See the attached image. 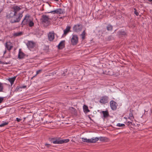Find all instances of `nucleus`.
Wrapping results in <instances>:
<instances>
[{
    "instance_id": "obj_27",
    "label": "nucleus",
    "mask_w": 152,
    "mask_h": 152,
    "mask_svg": "<svg viewBox=\"0 0 152 152\" xmlns=\"http://www.w3.org/2000/svg\"><path fill=\"white\" fill-rule=\"evenodd\" d=\"M86 35V32L84 30L80 34V36L82 37V38L83 39H85Z\"/></svg>"
},
{
    "instance_id": "obj_5",
    "label": "nucleus",
    "mask_w": 152,
    "mask_h": 152,
    "mask_svg": "<svg viewBox=\"0 0 152 152\" xmlns=\"http://www.w3.org/2000/svg\"><path fill=\"white\" fill-rule=\"evenodd\" d=\"M83 28L82 24L78 23L74 25L73 27V30L74 32H78L81 31Z\"/></svg>"
},
{
    "instance_id": "obj_37",
    "label": "nucleus",
    "mask_w": 152,
    "mask_h": 152,
    "mask_svg": "<svg viewBox=\"0 0 152 152\" xmlns=\"http://www.w3.org/2000/svg\"><path fill=\"white\" fill-rule=\"evenodd\" d=\"M4 97H0V104L4 100Z\"/></svg>"
},
{
    "instance_id": "obj_10",
    "label": "nucleus",
    "mask_w": 152,
    "mask_h": 152,
    "mask_svg": "<svg viewBox=\"0 0 152 152\" xmlns=\"http://www.w3.org/2000/svg\"><path fill=\"white\" fill-rule=\"evenodd\" d=\"M109 97L107 96H104L101 98L99 102L102 104H105L108 102Z\"/></svg>"
},
{
    "instance_id": "obj_43",
    "label": "nucleus",
    "mask_w": 152,
    "mask_h": 152,
    "mask_svg": "<svg viewBox=\"0 0 152 152\" xmlns=\"http://www.w3.org/2000/svg\"><path fill=\"white\" fill-rule=\"evenodd\" d=\"M6 53V50H5L4 52V54H5Z\"/></svg>"
},
{
    "instance_id": "obj_12",
    "label": "nucleus",
    "mask_w": 152,
    "mask_h": 152,
    "mask_svg": "<svg viewBox=\"0 0 152 152\" xmlns=\"http://www.w3.org/2000/svg\"><path fill=\"white\" fill-rule=\"evenodd\" d=\"M26 45L28 48L32 49L34 48L35 45V43L32 41H28L26 43Z\"/></svg>"
},
{
    "instance_id": "obj_2",
    "label": "nucleus",
    "mask_w": 152,
    "mask_h": 152,
    "mask_svg": "<svg viewBox=\"0 0 152 152\" xmlns=\"http://www.w3.org/2000/svg\"><path fill=\"white\" fill-rule=\"evenodd\" d=\"M50 18L49 16L45 15H43L41 16L40 20L42 23L46 26L49 25L50 24Z\"/></svg>"
},
{
    "instance_id": "obj_30",
    "label": "nucleus",
    "mask_w": 152,
    "mask_h": 152,
    "mask_svg": "<svg viewBox=\"0 0 152 152\" xmlns=\"http://www.w3.org/2000/svg\"><path fill=\"white\" fill-rule=\"evenodd\" d=\"M3 89V84L0 82V92L2 91Z\"/></svg>"
},
{
    "instance_id": "obj_21",
    "label": "nucleus",
    "mask_w": 152,
    "mask_h": 152,
    "mask_svg": "<svg viewBox=\"0 0 152 152\" xmlns=\"http://www.w3.org/2000/svg\"><path fill=\"white\" fill-rule=\"evenodd\" d=\"M83 108L84 112L88 113L90 111V110H89L88 107L85 105H84Z\"/></svg>"
},
{
    "instance_id": "obj_18",
    "label": "nucleus",
    "mask_w": 152,
    "mask_h": 152,
    "mask_svg": "<svg viewBox=\"0 0 152 152\" xmlns=\"http://www.w3.org/2000/svg\"><path fill=\"white\" fill-rule=\"evenodd\" d=\"M16 77H13L10 78L8 79V80L10 83L11 85L12 86L14 83Z\"/></svg>"
},
{
    "instance_id": "obj_44",
    "label": "nucleus",
    "mask_w": 152,
    "mask_h": 152,
    "mask_svg": "<svg viewBox=\"0 0 152 152\" xmlns=\"http://www.w3.org/2000/svg\"><path fill=\"white\" fill-rule=\"evenodd\" d=\"M9 64V63H4H4H3V64Z\"/></svg>"
},
{
    "instance_id": "obj_20",
    "label": "nucleus",
    "mask_w": 152,
    "mask_h": 152,
    "mask_svg": "<svg viewBox=\"0 0 152 152\" xmlns=\"http://www.w3.org/2000/svg\"><path fill=\"white\" fill-rule=\"evenodd\" d=\"M102 113L103 115V116L104 118H107L109 116L108 112L107 111H102Z\"/></svg>"
},
{
    "instance_id": "obj_14",
    "label": "nucleus",
    "mask_w": 152,
    "mask_h": 152,
    "mask_svg": "<svg viewBox=\"0 0 152 152\" xmlns=\"http://www.w3.org/2000/svg\"><path fill=\"white\" fill-rule=\"evenodd\" d=\"M12 9L16 14V15H17L18 12L21 9V8L18 6H14L12 7Z\"/></svg>"
},
{
    "instance_id": "obj_34",
    "label": "nucleus",
    "mask_w": 152,
    "mask_h": 152,
    "mask_svg": "<svg viewBox=\"0 0 152 152\" xmlns=\"http://www.w3.org/2000/svg\"><path fill=\"white\" fill-rule=\"evenodd\" d=\"M134 117L133 116V114L132 113H130L129 114V118L130 119H133Z\"/></svg>"
},
{
    "instance_id": "obj_47",
    "label": "nucleus",
    "mask_w": 152,
    "mask_h": 152,
    "mask_svg": "<svg viewBox=\"0 0 152 152\" xmlns=\"http://www.w3.org/2000/svg\"><path fill=\"white\" fill-rule=\"evenodd\" d=\"M151 113H152V109L151 110Z\"/></svg>"
},
{
    "instance_id": "obj_38",
    "label": "nucleus",
    "mask_w": 152,
    "mask_h": 152,
    "mask_svg": "<svg viewBox=\"0 0 152 152\" xmlns=\"http://www.w3.org/2000/svg\"><path fill=\"white\" fill-rule=\"evenodd\" d=\"M45 145L47 147L49 148L51 146V145L50 144H48L47 143H46L45 144Z\"/></svg>"
},
{
    "instance_id": "obj_15",
    "label": "nucleus",
    "mask_w": 152,
    "mask_h": 152,
    "mask_svg": "<svg viewBox=\"0 0 152 152\" xmlns=\"http://www.w3.org/2000/svg\"><path fill=\"white\" fill-rule=\"evenodd\" d=\"M71 27L69 26H67L65 29L64 30V34L63 36H65L69 32H71L70 31Z\"/></svg>"
},
{
    "instance_id": "obj_46",
    "label": "nucleus",
    "mask_w": 152,
    "mask_h": 152,
    "mask_svg": "<svg viewBox=\"0 0 152 152\" xmlns=\"http://www.w3.org/2000/svg\"><path fill=\"white\" fill-rule=\"evenodd\" d=\"M89 118L90 120H91V118L90 117H89Z\"/></svg>"
},
{
    "instance_id": "obj_41",
    "label": "nucleus",
    "mask_w": 152,
    "mask_h": 152,
    "mask_svg": "<svg viewBox=\"0 0 152 152\" xmlns=\"http://www.w3.org/2000/svg\"><path fill=\"white\" fill-rule=\"evenodd\" d=\"M26 87V86H21V88H25Z\"/></svg>"
},
{
    "instance_id": "obj_3",
    "label": "nucleus",
    "mask_w": 152,
    "mask_h": 152,
    "mask_svg": "<svg viewBox=\"0 0 152 152\" xmlns=\"http://www.w3.org/2000/svg\"><path fill=\"white\" fill-rule=\"evenodd\" d=\"M51 141L53 143L55 144H62L64 143L68 142L69 140L68 139L64 140H60L59 138L55 139L54 138H52L51 140Z\"/></svg>"
},
{
    "instance_id": "obj_17",
    "label": "nucleus",
    "mask_w": 152,
    "mask_h": 152,
    "mask_svg": "<svg viewBox=\"0 0 152 152\" xmlns=\"http://www.w3.org/2000/svg\"><path fill=\"white\" fill-rule=\"evenodd\" d=\"M65 41H61L59 44L58 47L59 49H62L63 48L64 46Z\"/></svg>"
},
{
    "instance_id": "obj_7",
    "label": "nucleus",
    "mask_w": 152,
    "mask_h": 152,
    "mask_svg": "<svg viewBox=\"0 0 152 152\" xmlns=\"http://www.w3.org/2000/svg\"><path fill=\"white\" fill-rule=\"evenodd\" d=\"M117 34L120 38L126 37L127 36V33L122 30H121L117 32Z\"/></svg>"
},
{
    "instance_id": "obj_16",
    "label": "nucleus",
    "mask_w": 152,
    "mask_h": 152,
    "mask_svg": "<svg viewBox=\"0 0 152 152\" xmlns=\"http://www.w3.org/2000/svg\"><path fill=\"white\" fill-rule=\"evenodd\" d=\"M25 54L21 51V49H19L18 54V58L20 59H22L25 57Z\"/></svg>"
},
{
    "instance_id": "obj_4",
    "label": "nucleus",
    "mask_w": 152,
    "mask_h": 152,
    "mask_svg": "<svg viewBox=\"0 0 152 152\" xmlns=\"http://www.w3.org/2000/svg\"><path fill=\"white\" fill-rule=\"evenodd\" d=\"M82 139L83 142L88 143H95L99 140L97 137H96L94 138H91L90 139H87L86 138L83 137Z\"/></svg>"
},
{
    "instance_id": "obj_19",
    "label": "nucleus",
    "mask_w": 152,
    "mask_h": 152,
    "mask_svg": "<svg viewBox=\"0 0 152 152\" xmlns=\"http://www.w3.org/2000/svg\"><path fill=\"white\" fill-rule=\"evenodd\" d=\"M98 138L99 139V140L100 141L102 142L107 141L108 139V138L107 137H98Z\"/></svg>"
},
{
    "instance_id": "obj_13",
    "label": "nucleus",
    "mask_w": 152,
    "mask_h": 152,
    "mask_svg": "<svg viewBox=\"0 0 152 152\" xmlns=\"http://www.w3.org/2000/svg\"><path fill=\"white\" fill-rule=\"evenodd\" d=\"M48 40L50 41H52L55 38L54 33L53 32H50L48 34Z\"/></svg>"
},
{
    "instance_id": "obj_29",
    "label": "nucleus",
    "mask_w": 152,
    "mask_h": 152,
    "mask_svg": "<svg viewBox=\"0 0 152 152\" xmlns=\"http://www.w3.org/2000/svg\"><path fill=\"white\" fill-rule=\"evenodd\" d=\"M116 126L118 127H124L125 126V125L123 124L118 123L116 124Z\"/></svg>"
},
{
    "instance_id": "obj_40",
    "label": "nucleus",
    "mask_w": 152,
    "mask_h": 152,
    "mask_svg": "<svg viewBox=\"0 0 152 152\" xmlns=\"http://www.w3.org/2000/svg\"><path fill=\"white\" fill-rule=\"evenodd\" d=\"M130 124H132V122L129 121H128L126 122V124L128 125H129Z\"/></svg>"
},
{
    "instance_id": "obj_25",
    "label": "nucleus",
    "mask_w": 152,
    "mask_h": 152,
    "mask_svg": "<svg viewBox=\"0 0 152 152\" xmlns=\"http://www.w3.org/2000/svg\"><path fill=\"white\" fill-rule=\"evenodd\" d=\"M28 26L29 27H32L34 25V23L32 20H30L28 23Z\"/></svg>"
},
{
    "instance_id": "obj_45",
    "label": "nucleus",
    "mask_w": 152,
    "mask_h": 152,
    "mask_svg": "<svg viewBox=\"0 0 152 152\" xmlns=\"http://www.w3.org/2000/svg\"><path fill=\"white\" fill-rule=\"evenodd\" d=\"M54 1H58L59 0H54Z\"/></svg>"
},
{
    "instance_id": "obj_26",
    "label": "nucleus",
    "mask_w": 152,
    "mask_h": 152,
    "mask_svg": "<svg viewBox=\"0 0 152 152\" xmlns=\"http://www.w3.org/2000/svg\"><path fill=\"white\" fill-rule=\"evenodd\" d=\"M59 14H63L65 13L64 10L62 9H58Z\"/></svg>"
},
{
    "instance_id": "obj_42",
    "label": "nucleus",
    "mask_w": 152,
    "mask_h": 152,
    "mask_svg": "<svg viewBox=\"0 0 152 152\" xmlns=\"http://www.w3.org/2000/svg\"><path fill=\"white\" fill-rule=\"evenodd\" d=\"M56 14H59V12H58V9H56Z\"/></svg>"
},
{
    "instance_id": "obj_11",
    "label": "nucleus",
    "mask_w": 152,
    "mask_h": 152,
    "mask_svg": "<svg viewBox=\"0 0 152 152\" xmlns=\"http://www.w3.org/2000/svg\"><path fill=\"white\" fill-rule=\"evenodd\" d=\"M110 105L111 109L113 110H115L117 109V103L114 101L111 100L110 102Z\"/></svg>"
},
{
    "instance_id": "obj_9",
    "label": "nucleus",
    "mask_w": 152,
    "mask_h": 152,
    "mask_svg": "<svg viewBox=\"0 0 152 152\" xmlns=\"http://www.w3.org/2000/svg\"><path fill=\"white\" fill-rule=\"evenodd\" d=\"M4 45L5 48L9 51H10L13 47L12 43L10 41L6 42Z\"/></svg>"
},
{
    "instance_id": "obj_28",
    "label": "nucleus",
    "mask_w": 152,
    "mask_h": 152,
    "mask_svg": "<svg viewBox=\"0 0 152 152\" xmlns=\"http://www.w3.org/2000/svg\"><path fill=\"white\" fill-rule=\"evenodd\" d=\"M8 124V123L6 122H4L3 123L0 124V127H2L4 126H5L7 125Z\"/></svg>"
},
{
    "instance_id": "obj_1",
    "label": "nucleus",
    "mask_w": 152,
    "mask_h": 152,
    "mask_svg": "<svg viewBox=\"0 0 152 152\" xmlns=\"http://www.w3.org/2000/svg\"><path fill=\"white\" fill-rule=\"evenodd\" d=\"M18 14V15H16L12 10L10 11L9 15H7V17L8 18H10V21L11 23L18 22L20 20L23 15L22 13H19Z\"/></svg>"
},
{
    "instance_id": "obj_6",
    "label": "nucleus",
    "mask_w": 152,
    "mask_h": 152,
    "mask_svg": "<svg viewBox=\"0 0 152 152\" xmlns=\"http://www.w3.org/2000/svg\"><path fill=\"white\" fill-rule=\"evenodd\" d=\"M72 37L71 39V43L73 45H76L78 41V36L76 34H72Z\"/></svg>"
},
{
    "instance_id": "obj_32",
    "label": "nucleus",
    "mask_w": 152,
    "mask_h": 152,
    "mask_svg": "<svg viewBox=\"0 0 152 152\" xmlns=\"http://www.w3.org/2000/svg\"><path fill=\"white\" fill-rule=\"evenodd\" d=\"M113 38L112 36L111 35H110V36H108L107 37V39L108 41H110L112 39H113Z\"/></svg>"
},
{
    "instance_id": "obj_23",
    "label": "nucleus",
    "mask_w": 152,
    "mask_h": 152,
    "mask_svg": "<svg viewBox=\"0 0 152 152\" xmlns=\"http://www.w3.org/2000/svg\"><path fill=\"white\" fill-rule=\"evenodd\" d=\"M108 70V73L107 74L111 76H112L114 75V72L112 70L110 69Z\"/></svg>"
},
{
    "instance_id": "obj_39",
    "label": "nucleus",
    "mask_w": 152,
    "mask_h": 152,
    "mask_svg": "<svg viewBox=\"0 0 152 152\" xmlns=\"http://www.w3.org/2000/svg\"><path fill=\"white\" fill-rule=\"evenodd\" d=\"M16 120L18 122H19L21 120V119L18 118H16Z\"/></svg>"
},
{
    "instance_id": "obj_33",
    "label": "nucleus",
    "mask_w": 152,
    "mask_h": 152,
    "mask_svg": "<svg viewBox=\"0 0 152 152\" xmlns=\"http://www.w3.org/2000/svg\"><path fill=\"white\" fill-rule=\"evenodd\" d=\"M134 13L135 14V15L136 16H138L139 15V13L137 11V10L135 8H134Z\"/></svg>"
},
{
    "instance_id": "obj_8",
    "label": "nucleus",
    "mask_w": 152,
    "mask_h": 152,
    "mask_svg": "<svg viewBox=\"0 0 152 152\" xmlns=\"http://www.w3.org/2000/svg\"><path fill=\"white\" fill-rule=\"evenodd\" d=\"M30 20L29 15L28 14L26 15L21 23L22 27H23L24 25L28 24Z\"/></svg>"
},
{
    "instance_id": "obj_24",
    "label": "nucleus",
    "mask_w": 152,
    "mask_h": 152,
    "mask_svg": "<svg viewBox=\"0 0 152 152\" xmlns=\"http://www.w3.org/2000/svg\"><path fill=\"white\" fill-rule=\"evenodd\" d=\"M23 33L22 32L14 33L13 36L14 37L19 36L21 35Z\"/></svg>"
},
{
    "instance_id": "obj_22",
    "label": "nucleus",
    "mask_w": 152,
    "mask_h": 152,
    "mask_svg": "<svg viewBox=\"0 0 152 152\" xmlns=\"http://www.w3.org/2000/svg\"><path fill=\"white\" fill-rule=\"evenodd\" d=\"M113 26L110 24H108L107 26V30L108 31H111L113 29Z\"/></svg>"
},
{
    "instance_id": "obj_31",
    "label": "nucleus",
    "mask_w": 152,
    "mask_h": 152,
    "mask_svg": "<svg viewBox=\"0 0 152 152\" xmlns=\"http://www.w3.org/2000/svg\"><path fill=\"white\" fill-rule=\"evenodd\" d=\"M42 71V69H40V70L37 71L36 72V75H35V76H34V77L35 76H36L38 74L40 73Z\"/></svg>"
},
{
    "instance_id": "obj_36",
    "label": "nucleus",
    "mask_w": 152,
    "mask_h": 152,
    "mask_svg": "<svg viewBox=\"0 0 152 152\" xmlns=\"http://www.w3.org/2000/svg\"><path fill=\"white\" fill-rule=\"evenodd\" d=\"M20 89H21V86H18L15 88L16 91H18Z\"/></svg>"
},
{
    "instance_id": "obj_35",
    "label": "nucleus",
    "mask_w": 152,
    "mask_h": 152,
    "mask_svg": "<svg viewBox=\"0 0 152 152\" xmlns=\"http://www.w3.org/2000/svg\"><path fill=\"white\" fill-rule=\"evenodd\" d=\"M56 10L53 11H50V12H48V13H53V14H56Z\"/></svg>"
}]
</instances>
